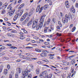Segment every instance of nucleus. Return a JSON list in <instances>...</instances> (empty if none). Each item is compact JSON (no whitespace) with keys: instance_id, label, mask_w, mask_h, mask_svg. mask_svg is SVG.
Instances as JSON below:
<instances>
[{"instance_id":"nucleus-1","label":"nucleus","mask_w":78,"mask_h":78,"mask_svg":"<svg viewBox=\"0 0 78 78\" xmlns=\"http://www.w3.org/2000/svg\"><path fill=\"white\" fill-rule=\"evenodd\" d=\"M33 68H34V67L33 65H31L30 66H28L27 68V69H26L22 72V74L23 76H24V77L25 76H28V72H30L31 70H32L33 69Z\"/></svg>"},{"instance_id":"nucleus-2","label":"nucleus","mask_w":78,"mask_h":78,"mask_svg":"<svg viewBox=\"0 0 78 78\" xmlns=\"http://www.w3.org/2000/svg\"><path fill=\"white\" fill-rule=\"evenodd\" d=\"M70 18L71 19V20H72L73 19V17L72 15L70 13H69L68 15L67 14H66L65 16V18H63L62 19V22L65 24V23H67L69 22V20H70Z\"/></svg>"},{"instance_id":"nucleus-3","label":"nucleus","mask_w":78,"mask_h":78,"mask_svg":"<svg viewBox=\"0 0 78 78\" xmlns=\"http://www.w3.org/2000/svg\"><path fill=\"white\" fill-rule=\"evenodd\" d=\"M45 16H46L45 15H44L41 17V19L40 20L41 23H40L39 26H40V28H41L42 27L43 23H44V20L45 19V18H44V17H45Z\"/></svg>"},{"instance_id":"nucleus-4","label":"nucleus","mask_w":78,"mask_h":78,"mask_svg":"<svg viewBox=\"0 0 78 78\" xmlns=\"http://www.w3.org/2000/svg\"><path fill=\"white\" fill-rule=\"evenodd\" d=\"M23 9H22L21 11L20 12L19 15L17 14L14 17L13 20L14 21H16L17 19V18H18V16H21L22 15V14H23Z\"/></svg>"},{"instance_id":"nucleus-5","label":"nucleus","mask_w":78,"mask_h":78,"mask_svg":"<svg viewBox=\"0 0 78 78\" xmlns=\"http://www.w3.org/2000/svg\"><path fill=\"white\" fill-rule=\"evenodd\" d=\"M48 8V4H46L44 5V7H41L39 12V14L42 12V11L43 10V8L44 9H46L47 8Z\"/></svg>"},{"instance_id":"nucleus-6","label":"nucleus","mask_w":78,"mask_h":78,"mask_svg":"<svg viewBox=\"0 0 78 78\" xmlns=\"http://www.w3.org/2000/svg\"><path fill=\"white\" fill-rule=\"evenodd\" d=\"M38 20H39L38 19H36L34 20V21L33 25L32 26V28H36V26L37 25L38 23Z\"/></svg>"},{"instance_id":"nucleus-7","label":"nucleus","mask_w":78,"mask_h":78,"mask_svg":"<svg viewBox=\"0 0 78 78\" xmlns=\"http://www.w3.org/2000/svg\"><path fill=\"white\" fill-rule=\"evenodd\" d=\"M28 15V12H26L25 13L23 16H22L20 19V21H23V20H24L27 17V16Z\"/></svg>"},{"instance_id":"nucleus-8","label":"nucleus","mask_w":78,"mask_h":78,"mask_svg":"<svg viewBox=\"0 0 78 78\" xmlns=\"http://www.w3.org/2000/svg\"><path fill=\"white\" fill-rule=\"evenodd\" d=\"M15 12V10L14 9L12 10L11 11H10L8 13L9 14V16H12L14 14V12Z\"/></svg>"},{"instance_id":"nucleus-9","label":"nucleus","mask_w":78,"mask_h":78,"mask_svg":"<svg viewBox=\"0 0 78 78\" xmlns=\"http://www.w3.org/2000/svg\"><path fill=\"white\" fill-rule=\"evenodd\" d=\"M12 4H11L8 6L7 8V9H9V10H12H12H13L12 9V7H11V5H12Z\"/></svg>"},{"instance_id":"nucleus-10","label":"nucleus","mask_w":78,"mask_h":78,"mask_svg":"<svg viewBox=\"0 0 78 78\" xmlns=\"http://www.w3.org/2000/svg\"><path fill=\"white\" fill-rule=\"evenodd\" d=\"M41 74L42 75L44 76H44H45V77L46 76V75L48 74H47V71H44L42 73H41L40 74Z\"/></svg>"},{"instance_id":"nucleus-11","label":"nucleus","mask_w":78,"mask_h":78,"mask_svg":"<svg viewBox=\"0 0 78 78\" xmlns=\"http://www.w3.org/2000/svg\"><path fill=\"white\" fill-rule=\"evenodd\" d=\"M65 4L66 8H69V2H68V1H66L65 2Z\"/></svg>"},{"instance_id":"nucleus-12","label":"nucleus","mask_w":78,"mask_h":78,"mask_svg":"<svg viewBox=\"0 0 78 78\" xmlns=\"http://www.w3.org/2000/svg\"><path fill=\"white\" fill-rule=\"evenodd\" d=\"M71 9L72 12H73V13L75 12V8L73 6V5L72 6Z\"/></svg>"},{"instance_id":"nucleus-13","label":"nucleus","mask_w":78,"mask_h":78,"mask_svg":"<svg viewBox=\"0 0 78 78\" xmlns=\"http://www.w3.org/2000/svg\"><path fill=\"white\" fill-rule=\"evenodd\" d=\"M40 55L42 57H45V56H47V54L46 53H42L40 54Z\"/></svg>"},{"instance_id":"nucleus-14","label":"nucleus","mask_w":78,"mask_h":78,"mask_svg":"<svg viewBox=\"0 0 78 78\" xmlns=\"http://www.w3.org/2000/svg\"><path fill=\"white\" fill-rule=\"evenodd\" d=\"M22 69L20 68H18L16 69V71L18 72L19 73H21Z\"/></svg>"},{"instance_id":"nucleus-15","label":"nucleus","mask_w":78,"mask_h":78,"mask_svg":"<svg viewBox=\"0 0 78 78\" xmlns=\"http://www.w3.org/2000/svg\"><path fill=\"white\" fill-rule=\"evenodd\" d=\"M39 9H40V5H38L37 6V8L36 9V12H38V11H39Z\"/></svg>"},{"instance_id":"nucleus-16","label":"nucleus","mask_w":78,"mask_h":78,"mask_svg":"<svg viewBox=\"0 0 78 78\" xmlns=\"http://www.w3.org/2000/svg\"><path fill=\"white\" fill-rule=\"evenodd\" d=\"M23 59H28L29 60H31V58L30 57H26L24 58Z\"/></svg>"},{"instance_id":"nucleus-17","label":"nucleus","mask_w":78,"mask_h":78,"mask_svg":"<svg viewBox=\"0 0 78 78\" xmlns=\"http://www.w3.org/2000/svg\"><path fill=\"white\" fill-rule=\"evenodd\" d=\"M24 3L22 4L20 6L18 7V9H21L22 8H23L24 6Z\"/></svg>"},{"instance_id":"nucleus-18","label":"nucleus","mask_w":78,"mask_h":78,"mask_svg":"<svg viewBox=\"0 0 78 78\" xmlns=\"http://www.w3.org/2000/svg\"><path fill=\"white\" fill-rule=\"evenodd\" d=\"M39 77L40 78H45V77H44V76L42 75V74H40Z\"/></svg>"},{"instance_id":"nucleus-19","label":"nucleus","mask_w":78,"mask_h":78,"mask_svg":"<svg viewBox=\"0 0 78 78\" xmlns=\"http://www.w3.org/2000/svg\"><path fill=\"white\" fill-rule=\"evenodd\" d=\"M39 73V69H37L36 70V74L38 75Z\"/></svg>"},{"instance_id":"nucleus-20","label":"nucleus","mask_w":78,"mask_h":78,"mask_svg":"<svg viewBox=\"0 0 78 78\" xmlns=\"http://www.w3.org/2000/svg\"><path fill=\"white\" fill-rule=\"evenodd\" d=\"M35 50L36 51H37V52H39V53L41 52V50L39 49H35Z\"/></svg>"},{"instance_id":"nucleus-21","label":"nucleus","mask_w":78,"mask_h":78,"mask_svg":"<svg viewBox=\"0 0 78 78\" xmlns=\"http://www.w3.org/2000/svg\"><path fill=\"white\" fill-rule=\"evenodd\" d=\"M6 13V10H2V12H1V14H5V13Z\"/></svg>"},{"instance_id":"nucleus-22","label":"nucleus","mask_w":78,"mask_h":78,"mask_svg":"<svg viewBox=\"0 0 78 78\" xmlns=\"http://www.w3.org/2000/svg\"><path fill=\"white\" fill-rule=\"evenodd\" d=\"M4 73L5 74H7V73H8V70L7 69H5L4 70Z\"/></svg>"},{"instance_id":"nucleus-23","label":"nucleus","mask_w":78,"mask_h":78,"mask_svg":"<svg viewBox=\"0 0 78 78\" xmlns=\"http://www.w3.org/2000/svg\"><path fill=\"white\" fill-rule=\"evenodd\" d=\"M3 69V66H1L0 67V72L1 73L2 72Z\"/></svg>"},{"instance_id":"nucleus-24","label":"nucleus","mask_w":78,"mask_h":78,"mask_svg":"<svg viewBox=\"0 0 78 78\" xmlns=\"http://www.w3.org/2000/svg\"><path fill=\"white\" fill-rule=\"evenodd\" d=\"M75 59H73L71 61V64H75Z\"/></svg>"},{"instance_id":"nucleus-25","label":"nucleus","mask_w":78,"mask_h":78,"mask_svg":"<svg viewBox=\"0 0 78 78\" xmlns=\"http://www.w3.org/2000/svg\"><path fill=\"white\" fill-rule=\"evenodd\" d=\"M7 6H8V3L7 2H6L3 5V6L4 7H5V8H6L7 7Z\"/></svg>"},{"instance_id":"nucleus-26","label":"nucleus","mask_w":78,"mask_h":78,"mask_svg":"<svg viewBox=\"0 0 78 78\" xmlns=\"http://www.w3.org/2000/svg\"><path fill=\"white\" fill-rule=\"evenodd\" d=\"M32 24V21H30L28 23L27 26L29 27V26H30V25H31Z\"/></svg>"},{"instance_id":"nucleus-27","label":"nucleus","mask_w":78,"mask_h":78,"mask_svg":"<svg viewBox=\"0 0 78 78\" xmlns=\"http://www.w3.org/2000/svg\"><path fill=\"white\" fill-rule=\"evenodd\" d=\"M31 15H32V13H31V12H30L28 14L27 17H30Z\"/></svg>"},{"instance_id":"nucleus-28","label":"nucleus","mask_w":78,"mask_h":78,"mask_svg":"<svg viewBox=\"0 0 78 78\" xmlns=\"http://www.w3.org/2000/svg\"><path fill=\"white\" fill-rule=\"evenodd\" d=\"M27 22L25 20L24 22H23L22 23L23 25H25L26 23H27Z\"/></svg>"},{"instance_id":"nucleus-29","label":"nucleus","mask_w":78,"mask_h":78,"mask_svg":"<svg viewBox=\"0 0 78 78\" xmlns=\"http://www.w3.org/2000/svg\"><path fill=\"white\" fill-rule=\"evenodd\" d=\"M29 20H30V17L27 16V18L25 19V20L28 22L29 21Z\"/></svg>"},{"instance_id":"nucleus-30","label":"nucleus","mask_w":78,"mask_h":78,"mask_svg":"<svg viewBox=\"0 0 78 78\" xmlns=\"http://www.w3.org/2000/svg\"><path fill=\"white\" fill-rule=\"evenodd\" d=\"M50 22V19H48V21L47 23V24L48 25Z\"/></svg>"},{"instance_id":"nucleus-31","label":"nucleus","mask_w":78,"mask_h":78,"mask_svg":"<svg viewBox=\"0 0 78 78\" xmlns=\"http://www.w3.org/2000/svg\"><path fill=\"white\" fill-rule=\"evenodd\" d=\"M18 73H16L15 74V77L16 78H18Z\"/></svg>"},{"instance_id":"nucleus-32","label":"nucleus","mask_w":78,"mask_h":78,"mask_svg":"<svg viewBox=\"0 0 78 78\" xmlns=\"http://www.w3.org/2000/svg\"><path fill=\"white\" fill-rule=\"evenodd\" d=\"M47 27H46L44 29V33H47Z\"/></svg>"},{"instance_id":"nucleus-33","label":"nucleus","mask_w":78,"mask_h":78,"mask_svg":"<svg viewBox=\"0 0 78 78\" xmlns=\"http://www.w3.org/2000/svg\"><path fill=\"white\" fill-rule=\"evenodd\" d=\"M43 62H48V60L47 59H45L44 60H42Z\"/></svg>"},{"instance_id":"nucleus-34","label":"nucleus","mask_w":78,"mask_h":78,"mask_svg":"<svg viewBox=\"0 0 78 78\" xmlns=\"http://www.w3.org/2000/svg\"><path fill=\"white\" fill-rule=\"evenodd\" d=\"M10 48H11V49H15V48H17V47H13V46H12Z\"/></svg>"},{"instance_id":"nucleus-35","label":"nucleus","mask_w":78,"mask_h":78,"mask_svg":"<svg viewBox=\"0 0 78 78\" xmlns=\"http://www.w3.org/2000/svg\"><path fill=\"white\" fill-rule=\"evenodd\" d=\"M39 28H40V26L39 25L37 26L36 27L37 30H39Z\"/></svg>"},{"instance_id":"nucleus-36","label":"nucleus","mask_w":78,"mask_h":78,"mask_svg":"<svg viewBox=\"0 0 78 78\" xmlns=\"http://www.w3.org/2000/svg\"><path fill=\"white\" fill-rule=\"evenodd\" d=\"M58 24L59 25L60 27H62V25L61 24V22H60V21H58Z\"/></svg>"},{"instance_id":"nucleus-37","label":"nucleus","mask_w":78,"mask_h":78,"mask_svg":"<svg viewBox=\"0 0 78 78\" xmlns=\"http://www.w3.org/2000/svg\"><path fill=\"white\" fill-rule=\"evenodd\" d=\"M28 78H32L31 74H30L28 75Z\"/></svg>"},{"instance_id":"nucleus-38","label":"nucleus","mask_w":78,"mask_h":78,"mask_svg":"<svg viewBox=\"0 0 78 78\" xmlns=\"http://www.w3.org/2000/svg\"><path fill=\"white\" fill-rule=\"evenodd\" d=\"M7 36L10 37L12 36V34L7 33Z\"/></svg>"},{"instance_id":"nucleus-39","label":"nucleus","mask_w":78,"mask_h":78,"mask_svg":"<svg viewBox=\"0 0 78 78\" xmlns=\"http://www.w3.org/2000/svg\"><path fill=\"white\" fill-rule=\"evenodd\" d=\"M11 33H16V31L15 30H13L12 31Z\"/></svg>"},{"instance_id":"nucleus-40","label":"nucleus","mask_w":78,"mask_h":78,"mask_svg":"<svg viewBox=\"0 0 78 78\" xmlns=\"http://www.w3.org/2000/svg\"><path fill=\"white\" fill-rule=\"evenodd\" d=\"M25 37L23 36H22L20 37V39H24Z\"/></svg>"},{"instance_id":"nucleus-41","label":"nucleus","mask_w":78,"mask_h":78,"mask_svg":"<svg viewBox=\"0 0 78 78\" xmlns=\"http://www.w3.org/2000/svg\"><path fill=\"white\" fill-rule=\"evenodd\" d=\"M75 29H76L75 27H74L72 30V32H73L75 30Z\"/></svg>"},{"instance_id":"nucleus-42","label":"nucleus","mask_w":78,"mask_h":78,"mask_svg":"<svg viewBox=\"0 0 78 78\" xmlns=\"http://www.w3.org/2000/svg\"><path fill=\"white\" fill-rule=\"evenodd\" d=\"M74 56H75V55H73L71 56H70L69 57V58H73Z\"/></svg>"},{"instance_id":"nucleus-43","label":"nucleus","mask_w":78,"mask_h":78,"mask_svg":"<svg viewBox=\"0 0 78 78\" xmlns=\"http://www.w3.org/2000/svg\"><path fill=\"white\" fill-rule=\"evenodd\" d=\"M50 78H51L52 77V74H50L48 76Z\"/></svg>"},{"instance_id":"nucleus-44","label":"nucleus","mask_w":78,"mask_h":78,"mask_svg":"<svg viewBox=\"0 0 78 78\" xmlns=\"http://www.w3.org/2000/svg\"><path fill=\"white\" fill-rule=\"evenodd\" d=\"M7 46H9V47H11V46H12V44H7Z\"/></svg>"},{"instance_id":"nucleus-45","label":"nucleus","mask_w":78,"mask_h":78,"mask_svg":"<svg viewBox=\"0 0 78 78\" xmlns=\"http://www.w3.org/2000/svg\"><path fill=\"white\" fill-rule=\"evenodd\" d=\"M23 31L24 33H28V31H27V30H23Z\"/></svg>"},{"instance_id":"nucleus-46","label":"nucleus","mask_w":78,"mask_h":78,"mask_svg":"<svg viewBox=\"0 0 78 78\" xmlns=\"http://www.w3.org/2000/svg\"><path fill=\"white\" fill-rule=\"evenodd\" d=\"M6 48V47L5 46H2L1 48L2 50H3V49H5Z\"/></svg>"},{"instance_id":"nucleus-47","label":"nucleus","mask_w":78,"mask_h":78,"mask_svg":"<svg viewBox=\"0 0 78 78\" xmlns=\"http://www.w3.org/2000/svg\"><path fill=\"white\" fill-rule=\"evenodd\" d=\"M57 36H61V34L57 33Z\"/></svg>"},{"instance_id":"nucleus-48","label":"nucleus","mask_w":78,"mask_h":78,"mask_svg":"<svg viewBox=\"0 0 78 78\" xmlns=\"http://www.w3.org/2000/svg\"><path fill=\"white\" fill-rule=\"evenodd\" d=\"M49 58H50V59H54V57L52 56H50L49 57Z\"/></svg>"},{"instance_id":"nucleus-49","label":"nucleus","mask_w":78,"mask_h":78,"mask_svg":"<svg viewBox=\"0 0 78 78\" xmlns=\"http://www.w3.org/2000/svg\"><path fill=\"white\" fill-rule=\"evenodd\" d=\"M22 2V0H19L18 2V3H20Z\"/></svg>"},{"instance_id":"nucleus-50","label":"nucleus","mask_w":78,"mask_h":78,"mask_svg":"<svg viewBox=\"0 0 78 78\" xmlns=\"http://www.w3.org/2000/svg\"><path fill=\"white\" fill-rule=\"evenodd\" d=\"M37 62V64H42V62Z\"/></svg>"},{"instance_id":"nucleus-51","label":"nucleus","mask_w":78,"mask_h":78,"mask_svg":"<svg viewBox=\"0 0 78 78\" xmlns=\"http://www.w3.org/2000/svg\"><path fill=\"white\" fill-rule=\"evenodd\" d=\"M7 67L8 70H9V69H10V66H9V65H7Z\"/></svg>"},{"instance_id":"nucleus-52","label":"nucleus","mask_w":78,"mask_h":78,"mask_svg":"<svg viewBox=\"0 0 78 78\" xmlns=\"http://www.w3.org/2000/svg\"><path fill=\"white\" fill-rule=\"evenodd\" d=\"M72 27H73V24L70 25L69 26V28H72Z\"/></svg>"},{"instance_id":"nucleus-53","label":"nucleus","mask_w":78,"mask_h":78,"mask_svg":"<svg viewBox=\"0 0 78 78\" xmlns=\"http://www.w3.org/2000/svg\"><path fill=\"white\" fill-rule=\"evenodd\" d=\"M42 66H45L46 67H49V66L47 65H42Z\"/></svg>"},{"instance_id":"nucleus-54","label":"nucleus","mask_w":78,"mask_h":78,"mask_svg":"<svg viewBox=\"0 0 78 78\" xmlns=\"http://www.w3.org/2000/svg\"><path fill=\"white\" fill-rule=\"evenodd\" d=\"M75 6L76 8H78V3H76Z\"/></svg>"},{"instance_id":"nucleus-55","label":"nucleus","mask_w":78,"mask_h":78,"mask_svg":"<svg viewBox=\"0 0 78 78\" xmlns=\"http://www.w3.org/2000/svg\"><path fill=\"white\" fill-rule=\"evenodd\" d=\"M52 22L54 23H55V22H56L55 21V19L53 18L52 19Z\"/></svg>"},{"instance_id":"nucleus-56","label":"nucleus","mask_w":78,"mask_h":78,"mask_svg":"<svg viewBox=\"0 0 78 78\" xmlns=\"http://www.w3.org/2000/svg\"><path fill=\"white\" fill-rule=\"evenodd\" d=\"M47 36L48 37H49V38H51V37H52V36L51 35H47Z\"/></svg>"},{"instance_id":"nucleus-57","label":"nucleus","mask_w":78,"mask_h":78,"mask_svg":"<svg viewBox=\"0 0 78 78\" xmlns=\"http://www.w3.org/2000/svg\"><path fill=\"white\" fill-rule=\"evenodd\" d=\"M7 24L8 25V26H10L11 25V23H10L7 22Z\"/></svg>"},{"instance_id":"nucleus-58","label":"nucleus","mask_w":78,"mask_h":78,"mask_svg":"<svg viewBox=\"0 0 78 78\" xmlns=\"http://www.w3.org/2000/svg\"><path fill=\"white\" fill-rule=\"evenodd\" d=\"M39 41H41V42H44V41L41 39H39Z\"/></svg>"},{"instance_id":"nucleus-59","label":"nucleus","mask_w":78,"mask_h":78,"mask_svg":"<svg viewBox=\"0 0 78 78\" xmlns=\"http://www.w3.org/2000/svg\"><path fill=\"white\" fill-rule=\"evenodd\" d=\"M20 57L21 58H23V57H24V55H21L20 56Z\"/></svg>"},{"instance_id":"nucleus-60","label":"nucleus","mask_w":78,"mask_h":78,"mask_svg":"<svg viewBox=\"0 0 78 78\" xmlns=\"http://www.w3.org/2000/svg\"><path fill=\"white\" fill-rule=\"evenodd\" d=\"M51 30H54V27L53 26L51 27Z\"/></svg>"},{"instance_id":"nucleus-61","label":"nucleus","mask_w":78,"mask_h":78,"mask_svg":"<svg viewBox=\"0 0 78 78\" xmlns=\"http://www.w3.org/2000/svg\"><path fill=\"white\" fill-rule=\"evenodd\" d=\"M3 5V3L2 2H0V7H1Z\"/></svg>"},{"instance_id":"nucleus-62","label":"nucleus","mask_w":78,"mask_h":78,"mask_svg":"<svg viewBox=\"0 0 78 78\" xmlns=\"http://www.w3.org/2000/svg\"><path fill=\"white\" fill-rule=\"evenodd\" d=\"M31 42H32V43H36V41L34 40H32Z\"/></svg>"},{"instance_id":"nucleus-63","label":"nucleus","mask_w":78,"mask_h":78,"mask_svg":"<svg viewBox=\"0 0 78 78\" xmlns=\"http://www.w3.org/2000/svg\"><path fill=\"white\" fill-rule=\"evenodd\" d=\"M40 50H41V51H42V52H45V50H44V49H41Z\"/></svg>"},{"instance_id":"nucleus-64","label":"nucleus","mask_w":78,"mask_h":78,"mask_svg":"<svg viewBox=\"0 0 78 78\" xmlns=\"http://www.w3.org/2000/svg\"><path fill=\"white\" fill-rule=\"evenodd\" d=\"M57 29H58V30H60V27L59 26H57Z\"/></svg>"}]
</instances>
